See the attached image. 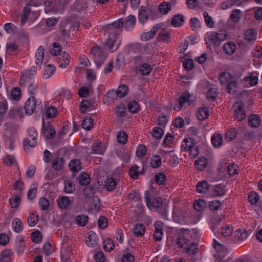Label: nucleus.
<instances>
[{
  "mask_svg": "<svg viewBox=\"0 0 262 262\" xmlns=\"http://www.w3.org/2000/svg\"><path fill=\"white\" fill-rule=\"evenodd\" d=\"M70 58L69 55L66 52H64L62 57L59 58L58 60L59 67L61 68H66L69 65Z\"/></svg>",
  "mask_w": 262,
  "mask_h": 262,
  "instance_id": "obj_28",
  "label": "nucleus"
},
{
  "mask_svg": "<svg viewBox=\"0 0 262 262\" xmlns=\"http://www.w3.org/2000/svg\"><path fill=\"white\" fill-rule=\"evenodd\" d=\"M116 37L113 36V38L110 37L106 41V43L109 47V50L111 52L115 51L118 47V45L116 41Z\"/></svg>",
  "mask_w": 262,
  "mask_h": 262,
  "instance_id": "obj_36",
  "label": "nucleus"
},
{
  "mask_svg": "<svg viewBox=\"0 0 262 262\" xmlns=\"http://www.w3.org/2000/svg\"><path fill=\"white\" fill-rule=\"evenodd\" d=\"M225 186L223 184H219L216 185H211L210 192L213 193L214 196L223 195L225 192Z\"/></svg>",
  "mask_w": 262,
  "mask_h": 262,
  "instance_id": "obj_15",
  "label": "nucleus"
},
{
  "mask_svg": "<svg viewBox=\"0 0 262 262\" xmlns=\"http://www.w3.org/2000/svg\"><path fill=\"white\" fill-rule=\"evenodd\" d=\"M206 205V202L203 200L195 201L193 203L194 209L198 211H203Z\"/></svg>",
  "mask_w": 262,
  "mask_h": 262,
  "instance_id": "obj_56",
  "label": "nucleus"
},
{
  "mask_svg": "<svg viewBox=\"0 0 262 262\" xmlns=\"http://www.w3.org/2000/svg\"><path fill=\"white\" fill-rule=\"evenodd\" d=\"M115 247L113 241L110 238H107L103 242V248L107 252L112 251Z\"/></svg>",
  "mask_w": 262,
  "mask_h": 262,
  "instance_id": "obj_44",
  "label": "nucleus"
},
{
  "mask_svg": "<svg viewBox=\"0 0 262 262\" xmlns=\"http://www.w3.org/2000/svg\"><path fill=\"white\" fill-rule=\"evenodd\" d=\"M93 126V120L91 118H85L82 123L81 126L86 130H90Z\"/></svg>",
  "mask_w": 262,
  "mask_h": 262,
  "instance_id": "obj_47",
  "label": "nucleus"
},
{
  "mask_svg": "<svg viewBox=\"0 0 262 262\" xmlns=\"http://www.w3.org/2000/svg\"><path fill=\"white\" fill-rule=\"evenodd\" d=\"M236 50V45L232 41L226 43L223 47L224 52L228 55L233 54Z\"/></svg>",
  "mask_w": 262,
  "mask_h": 262,
  "instance_id": "obj_24",
  "label": "nucleus"
},
{
  "mask_svg": "<svg viewBox=\"0 0 262 262\" xmlns=\"http://www.w3.org/2000/svg\"><path fill=\"white\" fill-rule=\"evenodd\" d=\"M42 132L45 136L49 139L53 138L56 133L54 127L50 125H43L42 127Z\"/></svg>",
  "mask_w": 262,
  "mask_h": 262,
  "instance_id": "obj_17",
  "label": "nucleus"
},
{
  "mask_svg": "<svg viewBox=\"0 0 262 262\" xmlns=\"http://www.w3.org/2000/svg\"><path fill=\"white\" fill-rule=\"evenodd\" d=\"M75 190V186L72 181H67L64 183V191L66 193H71Z\"/></svg>",
  "mask_w": 262,
  "mask_h": 262,
  "instance_id": "obj_64",
  "label": "nucleus"
},
{
  "mask_svg": "<svg viewBox=\"0 0 262 262\" xmlns=\"http://www.w3.org/2000/svg\"><path fill=\"white\" fill-rule=\"evenodd\" d=\"M61 46L59 43L54 42L52 45L50 49V53L54 56L57 55L61 52Z\"/></svg>",
  "mask_w": 262,
  "mask_h": 262,
  "instance_id": "obj_51",
  "label": "nucleus"
},
{
  "mask_svg": "<svg viewBox=\"0 0 262 262\" xmlns=\"http://www.w3.org/2000/svg\"><path fill=\"white\" fill-rule=\"evenodd\" d=\"M117 140L118 143H119L120 144H125L127 141V134L124 131L119 132L117 135Z\"/></svg>",
  "mask_w": 262,
  "mask_h": 262,
  "instance_id": "obj_63",
  "label": "nucleus"
},
{
  "mask_svg": "<svg viewBox=\"0 0 262 262\" xmlns=\"http://www.w3.org/2000/svg\"><path fill=\"white\" fill-rule=\"evenodd\" d=\"M232 79V75L228 72H223L219 77L220 82L221 84L228 83Z\"/></svg>",
  "mask_w": 262,
  "mask_h": 262,
  "instance_id": "obj_35",
  "label": "nucleus"
},
{
  "mask_svg": "<svg viewBox=\"0 0 262 262\" xmlns=\"http://www.w3.org/2000/svg\"><path fill=\"white\" fill-rule=\"evenodd\" d=\"M91 53L93 56L97 67L99 68L105 61L106 56L98 46L94 47L91 51Z\"/></svg>",
  "mask_w": 262,
  "mask_h": 262,
  "instance_id": "obj_4",
  "label": "nucleus"
},
{
  "mask_svg": "<svg viewBox=\"0 0 262 262\" xmlns=\"http://www.w3.org/2000/svg\"><path fill=\"white\" fill-rule=\"evenodd\" d=\"M186 229H180L177 231L178 237L176 240V244L178 247L180 248H183L188 242L187 239L188 234L186 233Z\"/></svg>",
  "mask_w": 262,
  "mask_h": 262,
  "instance_id": "obj_8",
  "label": "nucleus"
},
{
  "mask_svg": "<svg viewBox=\"0 0 262 262\" xmlns=\"http://www.w3.org/2000/svg\"><path fill=\"white\" fill-rule=\"evenodd\" d=\"M213 248L218 252L226 253L227 252V248L224 245L219 243L216 239H213Z\"/></svg>",
  "mask_w": 262,
  "mask_h": 262,
  "instance_id": "obj_60",
  "label": "nucleus"
},
{
  "mask_svg": "<svg viewBox=\"0 0 262 262\" xmlns=\"http://www.w3.org/2000/svg\"><path fill=\"white\" fill-rule=\"evenodd\" d=\"M12 227L13 231L19 233L23 230V223L19 218H14L12 223Z\"/></svg>",
  "mask_w": 262,
  "mask_h": 262,
  "instance_id": "obj_22",
  "label": "nucleus"
},
{
  "mask_svg": "<svg viewBox=\"0 0 262 262\" xmlns=\"http://www.w3.org/2000/svg\"><path fill=\"white\" fill-rule=\"evenodd\" d=\"M11 251L9 250L3 251L0 254V262H10Z\"/></svg>",
  "mask_w": 262,
  "mask_h": 262,
  "instance_id": "obj_42",
  "label": "nucleus"
},
{
  "mask_svg": "<svg viewBox=\"0 0 262 262\" xmlns=\"http://www.w3.org/2000/svg\"><path fill=\"white\" fill-rule=\"evenodd\" d=\"M44 6L46 13L56 12L58 11L56 4L54 3L53 0H45Z\"/></svg>",
  "mask_w": 262,
  "mask_h": 262,
  "instance_id": "obj_21",
  "label": "nucleus"
},
{
  "mask_svg": "<svg viewBox=\"0 0 262 262\" xmlns=\"http://www.w3.org/2000/svg\"><path fill=\"white\" fill-rule=\"evenodd\" d=\"M133 231L135 235L137 236H142L145 231V226L142 224H137L135 225Z\"/></svg>",
  "mask_w": 262,
  "mask_h": 262,
  "instance_id": "obj_32",
  "label": "nucleus"
},
{
  "mask_svg": "<svg viewBox=\"0 0 262 262\" xmlns=\"http://www.w3.org/2000/svg\"><path fill=\"white\" fill-rule=\"evenodd\" d=\"M89 221V216L85 214L78 215L76 217L75 223L81 227L85 226Z\"/></svg>",
  "mask_w": 262,
  "mask_h": 262,
  "instance_id": "obj_30",
  "label": "nucleus"
},
{
  "mask_svg": "<svg viewBox=\"0 0 262 262\" xmlns=\"http://www.w3.org/2000/svg\"><path fill=\"white\" fill-rule=\"evenodd\" d=\"M37 68L35 66L31 67L29 71L24 72L22 75L20 81V84L21 85H24L26 82H30L32 79L34 78Z\"/></svg>",
  "mask_w": 262,
  "mask_h": 262,
  "instance_id": "obj_9",
  "label": "nucleus"
},
{
  "mask_svg": "<svg viewBox=\"0 0 262 262\" xmlns=\"http://www.w3.org/2000/svg\"><path fill=\"white\" fill-rule=\"evenodd\" d=\"M45 50L42 46H39L35 53V63L40 68L45 57Z\"/></svg>",
  "mask_w": 262,
  "mask_h": 262,
  "instance_id": "obj_13",
  "label": "nucleus"
},
{
  "mask_svg": "<svg viewBox=\"0 0 262 262\" xmlns=\"http://www.w3.org/2000/svg\"><path fill=\"white\" fill-rule=\"evenodd\" d=\"M235 233L236 239L239 241L246 239L248 236L247 231L244 229H237Z\"/></svg>",
  "mask_w": 262,
  "mask_h": 262,
  "instance_id": "obj_38",
  "label": "nucleus"
},
{
  "mask_svg": "<svg viewBox=\"0 0 262 262\" xmlns=\"http://www.w3.org/2000/svg\"><path fill=\"white\" fill-rule=\"evenodd\" d=\"M242 12L239 9H234L232 10L230 18L234 23H238L241 19V14Z\"/></svg>",
  "mask_w": 262,
  "mask_h": 262,
  "instance_id": "obj_53",
  "label": "nucleus"
},
{
  "mask_svg": "<svg viewBox=\"0 0 262 262\" xmlns=\"http://www.w3.org/2000/svg\"><path fill=\"white\" fill-rule=\"evenodd\" d=\"M71 203L72 201L67 196H61L57 201L58 207L62 209H67L70 206Z\"/></svg>",
  "mask_w": 262,
  "mask_h": 262,
  "instance_id": "obj_14",
  "label": "nucleus"
},
{
  "mask_svg": "<svg viewBox=\"0 0 262 262\" xmlns=\"http://www.w3.org/2000/svg\"><path fill=\"white\" fill-rule=\"evenodd\" d=\"M195 145L194 141L191 138L185 139L181 144V149L183 151H188L191 147Z\"/></svg>",
  "mask_w": 262,
  "mask_h": 262,
  "instance_id": "obj_31",
  "label": "nucleus"
},
{
  "mask_svg": "<svg viewBox=\"0 0 262 262\" xmlns=\"http://www.w3.org/2000/svg\"><path fill=\"white\" fill-rule=\"evenodd\" d=\"M39 205L41 210L45 211L50 207V202L45 197H42L39 199Z\"/></svg>",
  "mask_w": 262,
  "mask_h": 262,
  "instance_id": "obj_57",
  "label": "nucleus"
},
{
  "mask_svg": "<svg viewBox=\"0 0 262 262\" xmlns=\"http://www.w3.org/2000/svg\"><path fill=\"white\" fill-rule=\"evenodd\" d=\"M260 122V117L257 115H251L248 117V124L252 127H257L259 125Z\"/></svg>",
  "mask_w": 262,
  "mask_h": 262,
  "instance_id": "obj_25",
  "label": "nucleus"
},
{
  "mask_svg": "<svg viewBox=\"0 0 262 262\" xmlns=\"http://www.w3.org/2000/svg\"><path fill=\"white\" fill-rule=\"evenodd\" d=\"M196 116L200 120H204L207 119L209 116V112L207 108L202 107L198 110Z\"/></svg>",
  "mask_w": 262,
  "mask_h": 262,
  "instance_id": "obj_29",
  "label": "nucleus"
},
{
  "mask_svg": "<svg viewBox=\"0 0 262 262\" xmlns=\"http://www.w3.org/2000/svg\"><path fill=\"white\" fill-rule=\"evenodd\" d=\"M127 107L129 112L135 114L138 112L140 105L137 101L132 100L128 103Z\"/></svg>",
  "mask_w": 262,
  "mask_h": 262,
  "instance_id": "obj_46",
  "label": "nucleus"
},
{
  "mask_svg": "<svg viewBox=\"0 0 262 262\" xmlns=\"http://www.w3.org/2000/svg\"><path fill=\"white\" fill-rule=\"evenodd\" d=\"M136 23V18L134 15H129L128 16L124 21V28L127 30H132Z\"/></svg>",
  "mask_w": 262,
  "mask_h": 262,
  "instance_id": "obj_19",
  "label": "nucleus"
},
{
  "mask_svg": "<svg viewBox=\"0 0 262 262\" xmlns=\"http://www.w3.org/2000/svg\"><path fill=\"white\" fill-rule=\"evenodd\" d=\"M39 220V216L32 213L29 215L28 219V224L30 227L35 226Z\"/></svg>",
  "mask_w": 262,
  "mask_h": 262,
  "instance_id": "obj_55",
  "label": "nucleus"
},
{
  "mask_svg": "<svg viewBox=\"0 0 262 262\" xmlns=\"http://www.w3.org/2000/svg\"><path fill=\"white\" fill-rule=\"evenodd\" d=\"M123 25V19L120 18L111 24L106 25L105 31L109 34H113L114 36H117L121 32Z\"/></svg>",
  "mask_w": 262,
  "mask_h": 262,
  "instance_id": "obj_3",
  "label": "nucleus"
},
{
  "mask_svg": "<svg viewBox=\"0 0 262 262\" xmlns=\"http://www.w3.org/2000/svg\"><path fill=\"white\" fill-rule=\"evenodd\" d=\"M139 168L137 165L132 166L128 170V174L130 177L134 179H137L139 174Z\"/></svg>",
  "mask_w": 262,
  "mask_h": 262,
  "instance_id": "obj_52",
  "label": "nucleus"
},
{
  "mask_svg": "<svg viewBox=\"0 0 262 262\" xmlns=\"http://www.w3.org/2000/svg\"><path fill=\"white\" fill-rule=\"evenodd\" d=\"M30 11L31 9L29 6H26L24 8L20 17V23L21 26L24 25L26 23L30 14Z\"/></svg>",
  "mask_w": 262,
  "mask_h": 262,
  "instance_id": "obj_45",
  "label": "nucleus"
},
{
  "mask_svg": "<svg viewBox=\"0 0 262 262\" xmlns=\"http://www.w3.org/2000/svg\"><path fill=\"white\" fill-rule=\"evenodd\" d=\"M65 164L64 159L59 156L54 157L51 162L52 168L56 171L61 170Z\"/></svg>",
  "mask_w": 262,
  "mask_h": 262,
  "instance_id": "obj_10",
  "label": "nucleus"
},
{
  "mask_svg": "<svg viewBox=\"0 0 262 262\" xmlns=\"http://www.w3.org/2000/svg\"><path fill=\"white\" fill-rule=\"evenodd\" d=\"M184 22V17L181 14H177L173 16L171 19V24L175 27L181 26Z\"/></svg>",
  "mask_w": 262,
  "mask_h": 262,
  "instance_id": "obj_26",
  "label": "nucleus"
},
{
  "mask_svg": "<svg viewBox=\"0 0 262 262\" xmlns=\"http://www.w3.org/2000/svg\"><path fill=\"white\" fill-rule=\"evenodd\" d=\"M42 108L41 102L37 100L34 96L30 97L25 103V112L28 115L41 112Z\"/></svg>",
  "mask_w": 262,
  "mask_h": 262,
  "instance_id": "obj_2",
  "label": "nucleus"
},
{
  "mask_svg": "<svg viewBox=\"0 0 262 262\" xmlns=\"http://www.w3.org/2000/svg\"><path fill=\"white\" fill-rule=\"evenodd\" d=\"M28 132V137L24 140V147L25 150L27 149L28 146L34 147L37 145V133L36 129L34 127L30 128Z\"/></svg>",
  "mask_w": 262,
  "mask_h": 262,
  "instance_id": "obj_6",
  "label": "nucleus"
},
{
  "mask_svg": "<svg viewBox=\"0 0 262 262\" xmlns=\"http://www.w3.org/2000/svg\"><path fill=\"white\" fill-rule=\"evenodd\" d=\"M227 33L224 30L217 32H209L206 34L205 40L209 47H217L227 38Z\"/></svg>",
  "mask_w": 262,
  "mask_h": 262,
  "instance_id": "obj_1",
  "label": "nucleus"
},
{
  "mask_svg": "<svg viewBox=\"0 0 262 262\" xmlns=\"http://www.w3.org/2000/svg\"><path fill=\"white\" fill-rule=\"evenodd\" d=\"M207 164V160L204 157L199 158L194 163L195 168L198 170H203L206 167Z\"/></svg>",
  "mask_w": 262,
  "mask_h": 262,
  "instance_id": "obj_23",
  "label": "nucleus"
},
{
  "mask_svg": "<svg viewBox=\"0 0 262 262\" xmlns=\"http://www.w3.org/2000/svg\"><path fill=\"white\" fill-rule=\"evenodd\" d=\"M244 107V104L242 102H236L232 106V108L234 111V116L238 121L243 120L246 117Z\"/></svg>",
  "mask_w": 262,
  "mask_h": 262,
  "instance_id": "obj_7",
  "label": "nucleus"
},
{
  "mask_svg": "<svg viewBox=\"0 0 262 262\" xmlns=\"http://www.w3.org/2000/svg\"><path fill=\"white\" fill-rule=\"evenodd\" d=\"M81 163L79 160L74 159L69 163V167L71 170L75 173L78 172L81 169Z\"/></svg>",
  "mask_w": 262,
  "mask_h": 262,
  "instance_id": "obj_27",
  "label": "nucleus"
},
{
  "mask_svg": "<svg viewBox=\"0 0 262 262\" xmlns=\"http://www.w3.org/2000/svg\"><path fill=\"white\" fill-rule=\"evenodd\" d=\"M161 159L159 155H154L150 158V165L151 167L154 168H157L161 165Z\"/></svg>",
  "mask_w": 262,
  "mask_h": 262,
  "instance_id": "obj_34",
  "label": "nucleus"
},
{
  "mask_svg": "<svg viewBox=\"0 0 262 262\" xmlns=\"http://www.w3.org/2000/svg\"><path fill=\"white\" fill-rule=\"evenodd\" d=\"M86 237L85 244L90 247H94L97 244V236L93 231H91L88 233Z\"/></svg>",
  "mask_w": 262,
  "mask_h": 262,
  "instance_id": "obj_11",
  "label": "nucleus"
},
{
  "mask_svg": "<svg viewBox=\"0 0 262 262\" xmlns=\"http://www.w3.org/2000/svg\"><path fill=\"white\" fill-rule=\"evenodd\" d=\"M58 23V19L56 18H49L45 21H41L37 26H36V29H40L43 28L46 29V27H51L55 26Z\"/></svg>",
  "mask_w": 262,
  "mask_h": 262,
  "instance_id": "obj_12",
  "label": "nucleus"
},
{
  "mask_svg": "<svg viewBox=\"0 0 262 262\" xmlns=\"http://www.w3.org/2000/svg\"><path fill=\"white\" fill-rule=\"evenodd\" d=\"M116 187V184L114 179L108 178L105 184V187L108 191L113 190Z\"/></svg>",
  "mask_w": 262,
  "mask_h": 262,
  "instance_id": "obj_58",
  "label": "nucleus"
},
{
  "mask_svg": "<svg viewBox=\"0 0 262 262\" xmlns=\"http://www.w3.org/2000/svg\"><path fill=\"white\" fill-rule=\"evenodd\" d=\"M221 230V233L225 237L231 236L233 233V229L229 225H226L225 227H222Z\"/></svg>",
  "mask_w": 262,
  "mask_h": 262,
  "instance_id": "obj_59",
  "label": "nucleus"
},
{
  "mask_svg": "<svg viewBox=\"0 0 262 262\" xmlns=\"http://www.w3.org/2000/svg\"><path fill=\"white\" fill-rule=\"evenodd\" d=\"M151 68L150 66L146 63H144L140 66L139 68V73L142 75H148L151 72Z\"/></svg>",
  "mask_w": 262,
  "mask_h": 262,
  "instance_id": "obj_41",
  "label": "nucleus"
},
{
  "mask_svg": "<svg viewBox=\"0 0 262 262\" xmlns=\"http://www.w3.org/2000/svg\"><path fill=\"white\" fill-rule=\"evenodd\" d=\"M256 37V33L254 29H248L245 33V39L248 41L255 40Z\"/></svg>",
  "mask_w": 262,
  "mask_h": 262,
  "instance_id": "obj_62",
  "label": "nucleus"
},
{
  "mask_svg": "<svg viewBox=\"0 0 262 262\" xmlns=\"http://www.w3.org/2000/svg\"><path fill=\"white\" fill-rule=\"evenodd\" d=\"M164 135V131L160 127H156L152 132V136L156 139H161Z\"/></svg>",
  "mask_w": 262,
  "mask_h": 262,
  "instance_id": "obj_61",
  "label": "nucleus"
},
{
  "mask_svg": "<svg viewBox=\"0 0 262 262\" xmlns=\"http://www.w3.org/2000/svg\"><path fill=\"white\" fill-rule=\"evenodd\" d=\"M9 115L13 118H22L24 116L23 108L18 106H14L10 110Z\"/></svg>",
  "mask_w": 262,
  "mask_h": 262,
  "instance_id": "obj_18",
  "label": "nucleus"
},
{
  "mask_svg": "<svg viewBox=\"0 0 262 262\" xmlns=\"http://www.w3.org/2000/svg\"><path fill=\"white\" fill-rule=\"evenodd\" d=\"M128 86L125 84L119 85L116 91V94L120 98H123L126 96L128 93Z\"/></svg>",
  "mask_w": 262,
  "mask_h": 262,
  "instance_id": "obj_33",
  "label": "nucleus"
},
{
  "mask_svg": "<svg viewBox=\"0 0 262 262\" xmlns=\"http://www.w3.org/2000/svg\"><path fill=\"white\" fill-rule=\"evenodd\" d=\"M158 10L161 13L166 14L171 10V5L169 3L163 2L159 6Z\"/></svg>",
  "mask_w": 262,
  "mask_h": 262,
  "instance_id": "obj_48",
  "label": "nucleus"
},
{
  "mask_svg": "<svg viewBox=\"0 0 262 262\" xmlns=\"http://www.w3.org/2000/svg\"><path fill=\"white\" fill-rule=\"evenodd\" d=\"M211 143L214 147H220L222 143V136L220 134H214L211 138Z\"/></svg>",
  "mask_w": 262,
  "mask_h": 262,
  "instance_id": "obj_50",
  "label": "nucleus"
},
{
  "mask_svg": "<svg viewBox=\"0 0 262 262\" xmlns=\"http://www.w3.org/2000/svg\"><path fill=\"white\" fill-rule=\"evenodd\" d=\"M144 198L146 205L150 209H157L162 205V200L159 197L151 199L150 198V193L148 191H145Z\"/></svg>",
  "mask_w": 262,
  "mask_h": 262,
  "instance_id": "obj_5",
  "label": "nucleus"
},
{
  "mask_svg": "<svg viewBox=\"0 0 262 262\" xmlns=\"http://www.w3.org/2000/svg\"><path fill=\"white\" fill-rule=\"evenodd\" d=\"M211 185L207 181H202L199 182L196 185V191L199 193H206L208 191H210Z\"/></svg>",
  "mask_w": 262,
  "mask_h": 262,
  "instance_id": "obj_20",
  "label": "nucleus"
},
{
  "mask_svg": "<svg viewBox=\"0 0 262 262\" xmlns=\"http://www.w3.org/2000/svg\"><path fill=\"white\" fill-rule=\"evenodd\" d=\"M92 152L91 154L102 155L105 150L101 146V143L95 142L92 145Z\"/></svg>",
  "mask_w": 262,
  "mask_h": 262,
  "instance_id": "obj_43",
  "label": "nucleus"
},
{
  "mask_svg": "<svg viewBox=\"0 0 262 262\" xmlns=\"http://www.w3.org/2000/svg\"><path fill=\"white\" fill-rule=\"evenodd\" d=\"M190 95L188 92H186L183 93L182 95L181 96L179 100V105L177 106V108H174L175 110L178 109L179 111L181 110V107H182L183 105L188 101V99H189Z\"/></svg>",
  "mask_w": 262,
  "mask_h": 262,
  "instance_id": "obj_40",
  "label": "nucleus"
},
{
  "mask_svg": "<svg viewBox=\"0 0 262 262\" xmlns=\"http://www.w3.org/2000/svg\"><path fill=\"white\" fill-rule=\"evenodd\" d=\"M77 179L78 180L79 184L83 186L88 185L90 181L89 176L85 173L79 176L77 178Z\"/></svg>",
  "mask_w": 262,
  "mask_h": 262,
  "instance_id": "obj_54",
  "label": "nucleus"
},
{
  "mask_svg": "<svg viewBox=\"0 0 262 262\" xmlns=\"http://www.w3.org/2000/svg\"><path fill=\"white\" fill-rule=\"evenodd\" d=\"M55 71V68L54 66H53L51 64L47 65L45 68L44 73L43 75V78L48 79L50 78L54 74Z\"/></svg>",
  "mask_w": 262,
  "mask_h": 262,
  "instance_id": "obj_39",
  "label": "nucleus"
},
{
  "mask_svg": "<svg viewBox=\"0 0 262 262\" xmlns=\"http://www.w3.org/2000/svg\"><path fill=\"white\" fill-rule=\"evenodd\" d=\"M74 7L76 10L80 12L88 8V4L85 0H77L75 3Z\"/></svg>",
  "mask_w": 262,
  "mask_h": 262,
  "instance_id": "obj_37",
  "label": "nucleus"
},
{
  "mask_svg": "<svg viewBox=\"0 0 262 262\" xmlns=\"http://www.w3.org/2000/svg\"><path fill=\"white\" fill-rule=\"evenodd\" d=\"M148 19L147 11L145 6H141L138 10V20L140 23L144 24Z\"/></svg>",
  "mask_w": 262,
  "mask_h": 262,
  "instance_id": "obj_16",
  "label": "nucleus"
},
{
  "mask_svg": "<svg viewBox=\"0 0 262 262\" xmlns=\"http://www.w3.org/2000/svg\"><path fill=\"white\" fill-rule=\"evenodd\" d=\"M170 35L169 32L166 30H161L158 34L159 40L164 42H169Z\"/></svg>",
  "mask_w": 262,
  "mask_h": 262,
  "instance_id": "obj_49",
  "label": "nucleus"
}]
</instances>
